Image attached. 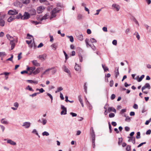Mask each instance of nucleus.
Segmentation results:
<instances>
[{
    "label": "nucleus",
    "mask_w": 151,
    "mask_h": 151,
    "mask_svg": "<svg viewBox=\"0 0 151 151\" xmlns=\"http://www.w3.org/2000/svg\"><path fill=\"white\" fill-rule=\"evenodd\" d=\"M46 55L45 54L39 55V58L41 60H45L46 59Z\"/></svg>",
    "instance_id": "nucleus-19"
},
{
    "label": "nucleus",
    "mask_w": 151,
    "mask_h": 151,
    "mask_svg": "<svg viewBox=\"0 0 151 151\" xmlns=\"http://www.w3.org/2000/svg\"><path fill=\"white\" fill-rule=\"evenodd\" d=\"M1 122L4 124H7L8 122L7 121H5L4 119H2L1 120Z\"/></svg>",
    "instance_id": "nucleus-30"
},
{
    "label": "nucleus",
    "mask_w": 151,
    "mask_h": 151,
    "mask_svg": "<svg viewBox=\"0 0 151 151\" xmlns=\"http://www.w3.org/2000/svg\"><path fill=\"white\" fill-rule=\"evenodd\" d=\"M87 86H86V83H85V85L84 86V88L85 90V92L86 93H87Z\"/></svg>",
    "instance_id": "nucleus-57"
},
{
    "label": "nucleus",
    "mask_w": 151,
    "mask_h": 151,
    "mask_svg": "<svg viewBox=\"0 0 151 151\" xmlns=\"http://www.w3.org/2000/svg\"><path fill=\"white\" fill-rule=\"evenodd\" d=\"M40 93V92L35 93L32 94H30L29 96H30L32 97L36 96L37 94Z\"/></svg>",
    "instance_id": "nucleus-37"
},
{
    "label": "nucleus",
    "mask_w": 151,
    "mask_h": 151,
    "mask_svg": "<svg viewBox=\"0 0 151 151\" xmlns=\"http://www.w3.org/2000/svg\"><path fill=\"white\" fill-rule=\"evenodd\" d=\"M42 135L43 136H48L49 135V133L45 131L42 133Z\"/></svg>",
    "instance_id": "nucleus-39"
},
{
    "label": "nucleus",
    "mask_w": 151,
    "mask_h": 151,
    "mask_svg": "<svg viewBox=\"0 0 151 151\" xmlns=\"http://www.w3.org/2000/svg\"><path fill=\"white\" fill-rule=\"evenodd\" d=\"M45 9L44 6H40L37 7V12L38 14L41 13Z\"/></svg>",
    "instance_id": "nucleus-4"
},
{
    "label": "nucleus",
    "mask_w": 151,
    "mask_h": 151,
    "mask_svg": "<svg viewBox=\"0 0 151 151\" xmlns=\"http://www.w3.org/2000/svg\"><path fill=\"white\" fill-rule=\"evenodd\" d=\"M145 75H142L139 79H137V81L138 82H141L144 78Z\"/></svg>",
    "instance_id": "nucleus-29"
},
{
    "label": "nucleus",
    "mask_w": 151,
    "mask_h": 151,
    "mask_svg": "<svg viewBox=\"0 0 151 151\" xmlns=\"http://www.w3.org/2000/svg\"><path fill=\"white\" fill-rule=\"evenodd\" d=\"M79 60H80V61L81 62H82V61H83V57L81 55H81H79Z\"/></svg>",
    "instance_id": "nucleus-56"
},
{
    "label": "nucleus",
    "mask_w": 151,
    "mask_h": 151,
    "mask_svg": "<svg viewBox=\"0 0 151 151\" xmlns=\"http://www.w3.org/2000/svg\"><path fill=\"white\" fill-rule=\"evenodd\" d=\"M25 89L26 90H28L29 91H32V92H33L34 91V90L30 87L29 86H28Z\"/></svg>",
    "instance_id": "nucleus-28"
},
{
    "label": "nucleus",
    "mask_w": 151,
    "mask_h": 151,
    "mask_svg": "<svg viewBox=\"0 0 151 151\" xmlns=\"http://www.w3.org/2000/svg\"><path fill=\"white\" fill-rule=\"evenodd\" d=\"M102 67L103 69L104 70L105 72H106L107 71H109V69L107 66H105V65L102 64Z\"/></svg>",
    "instance_id": "nucleus-22"
},
{
    "label": "nucleus",
    "mask_w": 151,
    "mask_h": 151,
    "mask_svg": "<svg viewBox=\"0 0 151 151\" xmlns=\"http://www.w3.org/2000/svg\"><path fill=\"white\" fill-rule=\"evenodd\" d=\"M118 144L119 145H121V143L122 142V137L119 138H118Z\"/></svg>",
    "instance_id": "nucleus-41"
},
{
    "label": "nucleus",
    "mask_w": 151,
    "mask_h": 151,
    "mask_svg": "<svg viewBox=\"0 0 151 151\" xmlns=\"http://www.w3.org/2000/svg\"><path fill=\"white\" fill-rule=\"evenodd\" d=\"M109 124V132L110 133H111L112 132V129H111V124L109 122L108 123Z\"/></svg>",
    "instance_id": "nucleus-43"
},
{
    "label": "nucleus",
    "mask_w": 151,
    "mask_h": 151,
    "mask_svg": "<svg viewBox=\"0 0 151 151\" xmlns=\"http://www.w3.org/2000/svg\"><path fill=\"white\" fill-rule=\"evenodd\" d=\"M22 16V20H27L29 19L30 17V14L27 12H25Z\"/></svg>",
    "instance_id": "nucleus-3"
},
{
    "label": "nucleus",
    "mask_w": 151,
    "mask_h": 151,
    "mask_svg": "<svg viewBox=\"0 0 151 151\" xmlns=\"http://www.w3.org/2000/svg\"><path fill=\"white\" fill-rule=\"evenodd\" d=\"M115 77L116 78L119 74V68L116 67L115 68Z\"/></svg>",
    "instance_id": "nucleus-16"
},
{
    "label": "nucleus",
    "mask_w": 151,
    "mask_h": 151,
    "mask_svg": "<svg viewBox=\"0 0 151 151\" xmlns=\"http://www.w3.org/2000/svg\"><path fill=\"white\" fill-rule=\"evenodd\" d=\"M5 22L4 20L2 19H0V26L4 27V26Z\"/></svg>",
    "instance_id": "nucleus-21"
},
{
    "label": "nucleus",
    "mask_w": 151,
    "mask_h": 151,
    "mask_svg": "<svg viewBox=\"0 0 151 151\" xmlns=\"http://www.w3.org/2000/svg\"><path fill=\"white\" fill-rule=\"evenodd\" d=\"M77 38L80 41H82L83 40V36L82 34H79L76 35Z\"/></svg>",
    "instance_id": "nucleus-13"
},
{
    "label": "nucleus",
    "mask_w": 151,
    "mask_h": 151,
    "mask_svg": "<svg viewBox=\"0 0 151 151\" xmlns=\"http://www.w3.org/2000/svg\"><path fill=\"white\" fill-rule=\"evenodd\" d=\"M7 140V142L8 143L10 144V145H16V143L12 141L11 139H4V140Z\"/></svg>",
    "instance_id": "nucleus-9"
},
{
    "label": "nucleus",
    "mask_w": 151,
    "mask_h": 151,
    "mask_svg": "<svg viewBox=\"0 0 151 151\" xmlns=\"http://www.w3.org/2000/svg\"><path fill=\"white\" fill-rule=\"evenodd\" d=\"M27 36L28 37V39H30L31 38V37H33V36L32 35H30L29 34H27Z\"/></svg>",
    "instance_id": "nucleus-62"
},
{
    "label": "nucleus",
    "mask_w": 151,
    "mask_h": 151,
    "mask_svg": "<svg viewBox=\"0 0 151 151\" xmlns=\"http://www.w3.org/2000/svg\"><path fill=\"white\" fill-rule=\"evenodd\" d=\"M41 120L42 121V123L43 125H45L46 124L47 120L46 119L43 118H42Z\"/></svg>",
    "instance_id": "nucleus-33"
},
{
    "label": "nucleus",
    "mask_w": 151,
    "mask_h": 151,
    "mask_svg": "<svg viewBox=\"0 0 151 151\" xmlns=\"http://www.w3.org/2000/svg\"><path fill=\"white\" fill-rule=\"evenodd\" d=\"M131 146L129 145H128L127 146L126 150L127 151H131V149H130Z\"/></svg>",
    "instance_id": "nucleus-48"
},
{
    "label": "nucleus",
    "mask_w": 151,
    "mask_h": 151,
    "mask_svg": "<svg viewBox=\"0 0 151 151\" xmlns=\"http://www.w3.org/2000/svg\"><path fill=\"white\" fill-rule=\"evenodd\" d=\"M112 7L113 8V9H115L116 11H119L120 8V6L116 4H113Z\"/></svg>",
    "instance_id": "nucleus-5"
},
{
    "label": "nucleus",
    "mask_w": 151,
    "mask_h": 151,
    "mask_svg": "<svg viewBox=\"0 0 151 151\" xmlns=\"http://www.w3.org/2000/svg\"><path fill=\"white\" fill-rule=\"evenodd\" d=\"M125 130L126 131H129L130 130V128L127 126H126L124 128Z\"/></svg>",
    "instance_id": "nucleus-64"
},
{
    "label": "nucleus",
    "mask_w": 151,
    "mask_h": 151,
    "mask_svg": "<svg viewBox=\"0 0 151 151\" xmlns=\"http://www.w3.org/2000/svg\"><path fill=\"white\" fill-rule=\"evenodd\" d=\"M33 65L35 66H38L40 65V64L38 63L37 60H34L32 61Z\"/></svg>",
    "instance_id": "nucleus-18"
},
{
    "label": "nucleus",
    "mask_w": 151,
    "mask_h": 151,
    "mask_svg": "<svg viewBox=\"0 0 151 151\" xmlns=\"http://www.w3.org/2000/svg\"><path fill=\"white\" fill-rule=\"evenodd\" d=\"M131 141H132V143L134 144H135V138L134 137H133L132 138V139H131Z\"/></svg>",
    "instance_id": "nucleus-52"
},
{
    "label": "nucleus",
    "mask_w": 151,
    "mask_h": 151,
    "mask_svg": "<svg viewBox=\"0 0 151 151\" xmlns=\"http://www.w3.org/2000/svg\"><path fill=\"white\" fill-rule=\"evenodd\" d=\"M36 68L35 66H33L30 67V70L31 71H32L33 72L35 71Z\"/></svg>",
    "instance_id": "nucleus-60"
},
{
    "label": "nucleus",
    "mask_w": 151,
    "mask_h": 151,
    "mask_svg": "<svg viewBox=\"0 0 151 151\" xmlns=\"http://www.w3.org/2000/svg\"><path fill=\"white\" fill-rule=\"evenodd\" d=\"M89 41V40L88 38H86L85 40V43L86 44V46L87 47H88V46L89 47L91 46V45L89 44L88 42Z\"/></svg>",
    "instance_id": "nucleus-23"
},
{
    "label": "nucleus",
    "mask_w": 151,
    "mask_h": 151,
    "mask_svg": "<svg viewBox=\"0 0 151 151\" xmlns=\"http://www.w3.org/2000/svg\"><path fill=\"white\" fill-rule=\"evenodd\" d=\"M8 14L10 15H16L18 14V12L15 10H10L8 11Z\"/></svg>",
    "instance_id": "nucleus-8"
},
{
    "label": "nucleus",
    "mask_w": 151,
    "mask_h": 151,
    "mask_svg": "<svg viewBox=\"0 0 151 151\" xmlns=\"http://www.w3.org/2000/svg\"><path fill=\"white\" fill-rule=\"evenodd\" d=\"M63 68L64 69V71L68 74L69 75H70V70L67 68H66V66L64 65L63 67Z\"/></svg>",
    "instance_id": "nucleus-12"
},
{
    "label": "nucleus",
    "mask_w": 151,
    "mask_h": 151,
    "mask_svg": "<svg viewBox=\"0 0 151 151\" xmlns=\"http://www.w3.org/2000/svg\"><path fill=\"white\" fill-rule=\"evenodd\" d=\"M6 37L7 39H8V40H9L10 41V39H12L13 38V37L10 36V35L8 34L6 35Z\"/></svg>",
    "instance_id": "nucleus-42"
},
{
    "label": "nucleus",
    "mask_w": 151,
    "mask_h": 151,
    "mask_svg": "<svg viewBox=\"0 0 151 151\" xmlns=\"http://www.w3.org/2000/svg\"><path fill=\"white\" fill-rule=\"evenodd\" d=\"M15 40L14 39H12L10 41V44L11 45V50H13L14 47L15 45Z\"/></svg>",
    "instance_id": "nucleus-7"
},
{
    "label": "nucleus",
    "mask_w": 151,
    "mask_h": 151,
    "mask_svg": "<svg viewBox=\"0 0 151 151\" xmlns=\"http://www.w3.org/2000/svg\"><path fill=\"white\" fill-rule=\"evenodd\" d=\"M47 95L51 99V102H52L53 100V97L49 93H47Z\"/></svg>",
    "instance_id": "nucleus-50"
},
{
    "label": "nucleus",
    "mask_w": 151,
    "mask_h": 151,
    "mask_svg": "<svg viewBox=\"0 0 151 151\" xmlns=\"http://www.w3.org/2000/svg\"><path fill=\"white\" fill-rule=\"evenodd\" d=\"M6 55V54L5 52H0V57H4Z\"/></svg>",
    "instance_id": "nucleus-26"
},
{
    "label": "nucleus",
    "mask_w": 151,
    "mask_h": 151,
    "mask_svg": "<svg viewBox=\"0 0 151 151\" xmlns=\"http://www.w3.org/2000/svg\"><path fill=\"white\" fill-rule=\"evenodd\" d=\"M115 116V114L113 113H110L109 115V117L110 118H113Z\"/></svg>",
    "instance_id": "nucleus-47"
},
{
    "label": "nucleus",
    "mask_w": 151,
    "mask_h": 151,
    "mask_svg": "<svg viewBox=\"0 0 151 151\" xmlns=\"http://www.w3.org/2000/svg\"><path fill=\"white\" fill-rule=\"evenodd\" d=\"M82 18V16L81 14H78L77 17V19L78 20H81Z\"/></svg>",
    "instance_id": "nucleus-44"
},
{
    "label": "nucleus",
    "mask_w": 151,
    "mask_h": 151,
    "mask_svg": "<svg viewBox=\"0 0 151 151\" xmlns=\"http://www.w3.org/2000/svg\"><path fill=\"white\" fill-rule=\"evenodd\" d=\"M32 133L33 134H35L37 135H38V133L36 129H34L32 132Z\"/></svg>",
    "instance_id": "nucleus-45"
},
{
    "label": "nucleus",
    "mask_w": 151,
    "mask_h": 151,
    "mask_svg": "<svg viewBox=\"0 0 151 151\" xmlns=\"http://www.w3.org/2000/svg\"><path fill=\"white\" fill-rule=\"evenodd\" d=\"M61 108L62 110L61 112V115H66L67 114V112L66 108L64 106L61 105Z\"/></svg>",
    "instance_id": "nucleus-2"
},
{
    "label": "nucleus",
    "mask_w": 151,
    "mask_h": 151,
    "mask_svg": "<svg viewBox=\"0 0 151 151\" xmlns=\"http://www.w3.org/2000/svg\"><path fill=\"white\" fill-rule=\"evenodd\" d=\"M15 19H22V16L21 14L20 13L18 15L16 16Z\"/></svg>",
    "instance_id": "nucleus-24"
},
{
    "label": "nucleus",
    "mask_w": 151,
    "mask_h": 151,
    "mask_svg": "<svg viewBox=\"0 0 151 151\" xmlns=\"http://www.w3.org/2000/svg\"><path fill=\"white\" fill-rule=\"evenodd\" d=\"M36 10L34 9H32L29 11V14L30 15H34L36 14Z\"/></svg>",
    "instance_id": "nucleus-15"
},
{
    "label": "nucleus",
    "mask_w": 151,
    "mask_h": 151,
    "mask_svg": "<svg viewBox=\"0 0 151 151\" xmlns=\"http://www.w3.org/2000/svg\"><path fill=\"white\" fill-rule=\"evenodd\" d=\"M75 69L77 71L80 70V67L76 63V65L75 67Z\"/></svg>",
    "instance_id": "nucleus-25"
},
{
    "label": "nucleus",
    "mask_w": 151,
    "mask_h": 151,
    "mask_svg": "<svg viewBox=\"0 0 151 151\" xmlns=\"http://www.w3.org/2000/svg\"><path fill=\"white\" fill-rule=\"evenodd\" d=\"M90 134L92 137V140H95V132Z\"/></svg>",
    "instance_id": "nucleus-32"
},
{
    "label": "nucleus",
    "mask_w": 151,
    "mask_h": 151,
    "mask_svg": "<svg viewBox=\"0 0 151 151\" xmlns=\"http://www.w3.org/2000/svg\"><path fill=\"white\" fill-rule=\"evenodd\" d=\"M63 90V88L62 87H58L56 91H55V93H57L60 91H62Z\"/></svg>",
    "instance_id": "nucleus-31"
},
{
    "label": "nucleus",
    "mask_w": 151,
    "mask_h": 151,
    "mask_svg": "<svg viewBox=\"0 0 151 151\" xmlns=\"http://www.w3.org/2000/svg\"><path fill=\"white\" fill-rule=\"evenodd\" d=\"M114 84V81L113 80H111L109 82V85L110 87H111Z\"/></svg>",
    "instance_id": "nucleus-51"
},
{
    "label": "nucleus",
    "mask_w": 151,
    "mask_h": 151,
    "mask_svg": "<svg viewBox=\"0 0 151 151\" xmlns=\"http://www.w3.org/2000/svg\"><path fill=\"white\" fill-rule=\"evenodd\" d=\"M55 68V67H52V68H49L47 69H46L45 71V72H48L50 70H52V69H54V68Z\"/></svg>",
    "instance_id": "nucleus-55"
},
{
    "label": "nucleus",
    "mask_w": 151,
    "mask_h": 151,
    "mask_svg": "<svg viewBox=\"0 0 151 151\" xmlns=\"http://www.w3.org/2000/svg\"><path fill=\"white\" fill-rule=\"evenodd\" d=\"M133 107L135 109H137L138 108V105L136 104H134L133 106Z\"/></svg>",
    "instance_id": "nucleus-63"
},
{
    "label": "nucleus",
    "mask_w": 151,
    "mask_h": 151,
    "mask_svg": "<svg viewBox=\"0 0 151 151\" xmlns=\"http://www.w3.org/2000/svg\"><path fill=\"white\" fill-rule=\"evenodd\" d=\"M32 23L35 24V25H37L39 23V22H38L37 21H32Z\"/></svg>",
    "instance_id": "nucleus-61"
},
{
    "label": "nucleus",
    "mask_w": 151,
    "mask_h": 151,
    "mask_svg": "<svg viewBox=\"0 0 151 151\" xmlns=\"http://www.w3.org/2000/svg\"><path fill=\"white\" fill-rule=\"evenodd\" d=\"M30 0H23L22 2L24 4H27L29 2Z\"/></svg>",
    "instance_id": "nucleus-38"
},
{
    "label": "nucleus",
    "mask_w": 151,
    "mask_h": 151,
    "mask_svg": "<svg viewBox=\"0 0 151 151\" xmlns=\"http://www.w3.org/2000/svg\"><path fill=\"white\" fill-rule=\"evenodd\" d=\"M39 1L40 3L45 2L47 5L49 4L48 1L46 0H39Z\"/></svg>",
    "instance_id": "nucleus-35"
},
{
    "label": "nucleus",
    "mask_w": 151,
    "mask_h": 151,
    "mask_svg": "<svg viewBox=\"0 0 151 151\" xmlns=\"http://www.w3.org/2000/svg\"><path fill=\"white\" fill-rule=\"evenodd\" d=\"M49 15L47 14H45L43 16L40 17V21H42L43 20H45L48 18Z\"/></svg>",
    "instance_id": "nucleus-14"
},
{
    "label": "nucleus",
    "mask_w": 151,
    "mask_h": 151,
    "mask_svg": "<svg viewBox=\"0 0 151 151\" xmlns=\"http://www.w3.org/2000/svg\"><path fill=\"white\" fill-rule=\"evenodd\" d=\"M63 52L64 54V55H65V62H66V61L69 58V57L68 56V55L66 52H65V51L64 50L63 51Z\"/></svg>",
    "instance_id": "nucleus-27"
},
{
    "label": "nucleus",
    "mask_w": 151,
    "mask_h": 151,
    "mask_svg": "<svg viewBox=\"0 0 151 151\" xmlns=\"http://www.w3.org/2000/svg\"><path fill=\"white\" fill-rule=\"evenodd\" d=\"M14 19V18H13L12 17H10L8 19L7 21L8 22H10L13 21Z\"/></svg>",
    "instance_id": "nucleus-34"
},
{
    "label": "nucleus",
    "mask_w": 151,
    "mask_h": 151,
    "mask_svg": "<svg viewBox=\"0 0 151 151\" xmlns=\"http://www.w3.org/2000/svg\"><path fill=\"white\" fill-rule=\"evenodd\" d=\"M49 37L50 38V42H52L53 41V36L51 35L50 34H49Z\"/></svg>",
    "instance_id": "nucleus-49"
},
{
    "label": "nucleus",
    "mask_w": 151,
    "mask_h": 151,
    "mask_svg": "<svg viewBox=\"0 0 151 151\" xmlns=\"http://www.w3.org/2000/svg\"><path fill=\"white\" fill-rule=\"evenodd\" d=\"M81 95H80L78 96V98L82 106L83 107L84 105H83V103L82 99L81 98Z\"/></svg>",
    "instance_id": "nucleus-20"
},
{
    "label": "nucleus",
    "mask_w": 151,
    "mask_h": 151,
    "mask_svg": "<svg viewBox=\"0 0 151 151\" xmlns=\"http://www.w3.org/2000/svg\"><path fill=\"white\" fill-rule=\"evenodd\" d=\"M107 111L109 112L111 111L115 113H116V109L113 107H109L107 109Z\"/></svg>",
    "instance_id": "nucleus-11"
},
{
    "label": "nucleus",
    "mask_w": 151,
    "mask_h": 151,
    "mask_svg": "<svg viewBox=\"0 0 151 151\" xmlns=\"http://www.w3.org/2000/svg\"><path fill=\"white\" fill-rule=\"evenodd\" d=\"M112 43L113 45H116L117 44V40H114L112 41Z\"/></svg>",
    "instance_id": "nucleus-59"
},
{
    "label": "nucleus",
    "mask_w": 151,
    "mask_h": 151,
    "mask_svg": "<svg viewBox=\"0 0 151 151\" xmlns=\"http://www.w3.org/2000/svg\"><path fill=\"white\" fill-rule=\"evenodd\" d=\"M30 124L29 122H25L23 123L22 126L24 127L25 128H28L30 127Z\"/></svg>",
    "instance_id": "nucleus-10"
},
{
    "label": "nucleus",
    "mask_w": 151,
    "mask_h": 151,
    "mask_svg": "<svg viewBox=\"0 0 151 151\" xmlns=\"http://www.w3.org/2000/svg\"><path fill=\"white\" fill-rule=\"evenodd\" d=\"M115 97H116L115 95L114 94H113L111 95V100H113L115 98Z\"/></svg>",
    "instance_id": "nucleus-58"
},
{
    "label": "nucleus",
    "mask_w": 151,
    "mask_h": 151,
    "mask_svg": "<svg viewBox=\"0 0 151 151\" xmlns=\"http://www.w3.org/2000/svg\"><path fill=\"white\" fill-rule=\"evenodd\" d=\"M146 88H147L148 89H150L151 88V86L149 83H146L144 86L142 87V90H144Z\"/></svg>",
    "instance_id": "nucleus-6"
},
{
    "label": "nucleus",
    "mask_w": 151,
    "mask_h": 151,
    "mask_svg": "<svg viewBox=\"0 0 151 151\" xmlns=\"http://www.w3.org/2000/svg\"><path fill=\"white\" fill-rule=\"evenodd\" d=\"M41 69L40 68H37L33 72V74L34 75L37 74L39 73Z\"/></svg>",
    "instance_id": "nucleus-17"
},
{
    "label": "nucleus",
    "mask_w": 151,
    "mask_h": 151,
    "mask_svg": "<svg viewBox=\"0 0 151 151\" xmlns=\"http://www.w3.org/2000/svg\"><path fill=\"white\" fill-rule=\"evenodd\" d=\"M151 121V118L149 119V120H147L146 121V122L145 123V124L148 125L149 124L150 122Z\"/></svg>",
    "instance_id": "nucleus-54"
},
{
    "label": "nucleus",
    "mask_w": 151,
    "mask_h": 151,
    "mask_svg": "<svg viewBox=\"0 0 151 151\" xmlns=\"http://www.w3.org/2000/svg\"><path fill=\"white\" fill-rule=\"evenodd\" d=\"M90 41L92 43H96V40L94 38H91Z\"/></svg>",
    "instance_id": "nucleus-46"
},
{
    "label": "nucleus",
    "mask_w": 151,
    "mask_h": 151,
    "mask_svg": "<svg viewBox=\"0 0 151 151\" xmlns=\"http://www.w3.org/2000/svg\"><path fill=\"white\" fill-rule=\"evenodd\" d=\"M70 114L71 115H72V117H75L77 116V114L76 113H74L73 112H70Z\"/></svg>",
    "instance_id": "nucleus-53"
},
{
    "label": "nucleus",
    "mask_w": 151,
    "mask_h": 151,
    "mask_svg": "<svg viewBox=\"0 0 151 151\" xmlns=\"http://www.w3.org/2000/svg\"><path fill=\"white\" fill-rule=\"evenodd\" d=\"M60 10L58 9H57L56 8H54L53 9L51 12V16L50 18V19H51L52 18L55 17H56V14L59 12Z\"/></svg>",
    "instance_id": "nucleus-1"
},
{
    "label": "nucleus",
    "mask_w": 151,
    "mask_h": 151,
    "mask_svg": "<svg viewBox=\"0 0 151 151\" xmlns=\"http://www.w3.org/2000/svg\"><path fill=\"white\" fill-rule=\"evenodd\" d=\"M68 37L70 39V42H73L74 39H73V36H72L71 35L70 36H68Z\"/></svg>",
    "instance_id": "nucleus-40"
},
{
    "label": "nucleus",
    "mask_w": 151,
    "mask_h": 151,
    "mask_svg": "<svg viewBox=\"0 0 151 151\" xmlns=\"http://www.w3.org/2000/svg\"><path fill=\"white\" fill-rule=\"evenodd\" d=\"M140 138V132H137V136H136V138L137 139H139Z\"/></svg>",
    "instance_id": "nucleus-36"
}]
</instances>
